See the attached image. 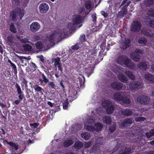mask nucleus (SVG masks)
Segmentation results:
<instances>
[{
    "label": "nucleus",
    "instance_id": "f257e3e1",
    "mask_svg": "<svg viewBox=\"0 0 154 154\" xmlns=\"http://www.w3.org/2000/svg\"><path fill=\"white\" fill-rule=\"evenodd\" d=\"M84 17V16H82L79 14H76L75 15L72 20V23H69L68 24L69 27L72 31H75L77 28L81 27L82 24L80 25L79 26L77 27V25L82 23Z\"/></svg>",
    "mask_w": 154,
    "mask_h": 154
},
{
    "label": "nucleus",
    "instance_id": "f03ea898",
    "mask_svg": "<svg viewBox=\"0 0 154 154\" xmlns=\"http://www.w3.org/2000/svg\"><path fill=\"white\" fill-rule=\"evenodd\" d=\"M24 10L19 8H17L15 10H13L10 12V16L11 17L13 21L16 20L17 18V14L20 17V20L22 19L24 15Z\"/></svg>",
    "mask_w": 154,
    "mask_h": 154
},
{
    "label": "nucleus",
    "instance_id": "7ed1b4c3",
    "mask_svg": "<svg viewBox=\"0 0 154 154\" xmlns=\"http://www.w3.org/2000/svg\"><path fill=\"white\" fill-rule=\"evenodd\" d=\"M144 53L143 50L136 48L134 51L130 54L131 58L134 62H139L141 58V55Z\"/></svg>",
    "mask_w": 154,
    "mask_h": 154
},
{
    "label": "nucleus",
    "instance_id": "20e7f679",
    "mask_svg": "<svg viewBox=\"0 0 154 154\" xmlns=\"http://www.w3.org/2000/svg\"><path fill=\"white\" fill-rule=\"evenodd\" d=\"M15 87L19 95L18 98L19 100H16L14 103L16 105H18L20 101L22 100L24 97V94L23 92L22 91L21 89L18 84L16 83L15 84Z\"/></svg>",
    "mask_w": 154,
    "mask_h": 154
},
{
    "label": "nucleus",
    "instance_id": "39448f33",
    "mask_svg": "<svg viewBox=\"0 0 154 154\" xmlns=\"http://www.w3.org/2000/svg\"><path fill=\"white\" fill-rule=\"evenodd\" d=\"M141 26L140 22L137 20H134L131 25L130 30L133 32H137L140 30Z\"/></svg>",
    "mask_w": 154,
    "mask_h": 154
},
{
    "label": "nucleus",
    "instance_id": "423d86ee",
    "mask_svg": "<svg viewBox=\"0 0 154 154\" xmlns=\"http://www.w3.org/2000/svg\"><path fill=\"white\" fill-rule=\"evenodd\" d=\"M104 107L107 113L108 114L112 113L114 110L115 107L112 102L108 100L104 102Z\"/></svg>",
    "mask_w": 154,
    "mask_h": 154
},
{
    "label": "nucleus",
    "instance_id": "0eeeda50",
    "mask_svg": "<svg viewBox=\"0 0 154 154\" xmlns=\"http://www.w3.org/2000/svg\"><path fill=\"white\" fill-rule=\"evenodd\" d=\"M112 88L116 91L124 90L126 88L125 86L122 83L119 82H114L111 84Z\"/></svg>",
    "mask_w": 154,
    "mask_h": 154
},
{
    "label": "nucleus",
    "instance_id": "6e6552de",
    "mask_svg": "<svg viewBox=\"0 0 154 154\" xmlns=\"http://www.w3.org/2000/svg\"><path fill=\"white\" fill-rule=\"evenodd\" d=\"M137 101L141 104H148L150 102V98L145 95H141L137 97Z\"/></svg>",
    "mask_w": 154,
    "mask_h": 154
},
{
    "label": "nucleus",
    "instance_id": "1a4fd4ad",
    "mask_svg": "<svg viewBox=\"0 0 154 154\" xmlns=\"http://www.w3.org/2000/svg\"><path fill=\"white\" fill-rule=\"evenodd\" d=\"M131 45V41L130 39L127 38L124 39L120 43V48L122 50H125L129 47Z\"/></svg>",
    "mask_w": 154,
    "mask_h": 154
},
{
    "label": "nucleus",
    "instance_id": "9d476101",
    "mask_svg": "<svg viewBox=\"0 0 154 154\" xmlns=\"http://www.w3.org/2000/svg\"><path fill=\"white\" fill-rule=\"evenodd\" d=\"M141 83L139 81H133L130 83L129 87L131 90H138L141 87Z\"/></svg>",
    "mask_w": 154,
    "mask_h": 154
},
{
    "label": "nucleus",
    "instance_id": "9b49d317",
    "mask_svg": "<svg viewBox=\"0 0 154 154\" xmlns=\"http://www.w3.org/2000/svg\"><path fill=\"white\" fill-rule=\"evenodd\" d=\"M146 137L143 134H139L137 140H135V142L138 146H141L144 144L145 142Z\"/></svg>",
    "mask_w": 154,
    "mask_h": 154
},
{
    "label": "nucleus",
    "instance_id": "f8f14e48",
    "mask_svg": "<svg viewBox=\"0 0 154 154\" xmlns=\"http://www.w3.org/2000/svg\"><path fill=\"white\" fill-rule=\"evenodd\" d=\"M132 119L128 118L124 119L121 123V125L122 127L125 128H129L131 125L133 123Z\"/></svg>",
    "mask_w": 154,
    "mask_h": 154
},
{
    "label": "nucleus",
    "instance_id": "ddd939ff",
    "mask_svg": "<svg viewBox=\"0 0 154 154\" xmlns=\"http://www.w3.org/2000/svg\"><path fill=\"white\" fill-rule=\"evenodd\" d=\"M125 94V92H116L114 94L113 97L116 100L121 101L124 95Z\"/></svg>",
    "mask_w": 154,
    "mask_h": 154
},
{
    "label": "nucleus",
    "instance_id": "4468645a",
    "mask_svg": "<svg viewBox=\"0 0 154 154\" xmlns=\"http://www.w3.org/2000/svg\"><path fill=\"white\" fill-rule=\"evenodd\" d=\"M141 32L142 34L149 37L152 38L154 36V33L149 29H143L141 30Z\"/></svg>",
    "mask_w": 154,
    "mask_h": 154
},
{
    "label": "nucleus",
    "instance_id": "2eb2a0df",
    "mask_svg": "<svg viewBox=\"0 0 154 154\" xmlns=\"http://www.w3.org/2000/svg\"><path fill=\"white\" fill-rule=\"evenodd\" d=\"M39 9L41 13H45L48 11L49 6L46 3H42L40 5Z\"/></svg>",
    "mask_w": 154,
    "mask_h": 154
},
{
    "label": "nucleus",
    "instance_id": "dca6fc26",
    "mask_svg": "<svg viewBox=\"0 0 154 154\" xmlns=\"http://www.w3.org/2000/svg\"><path fill=\"white\" fill-rule=\"evenodd\" d=\"M132 150L130 147L124 146L121 147V150L119 151V154H130Z\"/></svg>",
    "mask_w": 154,
    "mask_h": 154
},
{
    "label": "nucleus",
    "instance_id": "f3484780",
    "mask_svg": "<svg viewBox=\"0 0 154 154\" xmlns=\"http://www.w3.org/2000/svg\"><path fill=\"white\" fill-rule=\"evenodd\" d=\"M40 27V25L38 23L34 22L30 25V29L32 32H35L38 31Z\"/></svg>",
    "mask_w": 154,
    "mask_h": 154
},
{
    "label": "nucleus",
    "instance_id": "a211bd4d",
    "mask_svg": "<svg viewBox=\"0 0 154 154\" xmlns=\"http://www.w3.org/2000/svg\"><path fill=\"white\" fill-rule=\"evenodd\" d=\"M121 113L124 116H130L133 114V109H124L121 111Z\"/></svg>",
    "mask_w": 154,
    "mask_h": 154
},
{
    "label": "nucleus",
    "instance_id": "6ab92c4d",
    "mask_svg": "<svg viewBox=\"0 0 154 154\" xmlns=\"http://www.w3.org/2000/svg\"><path fill=\"white\" fill-rule=\"evenodd\" d=\"M123 64L130 69H132L134 68V64L132 62L131 60L128 58L125 59Z\"/></svg>",
    "mask_w": 154,
    "mask_h": 154
},
{
    "label": "nucleus",
    "instance_id": "aec40b11",
    "mask_svg": "<svg viewBox=\"0 0 154 154\" xmlns=\"http://www.w3.org/2000/svg\"><path fill=\"white\" fill-rule=\"evenodd\" d=\"M57 36L58 39H61L64 38L66 36L68 35V32H63L61 30H60L59 32H56Z\"/></svg>",
    "mask_w": 154,
    "mask_h": 154
},
{
    "label": "nucleus",
    "instance_id": "412c9836",
    "mask_svg": "<svg viewBox=\"0 0 154 154\" xmlns=\"http://www.w3.org/2000/svg\"><path fill=\"white\" fill-rule=\"evenodd\" d=\"M137 66L139 69L143 71H146L148 67L147 63L144 61L139 62Z\"/></svg>",
    "mask_w": 154,
    "mask_h": 154
},
{
    "label": "nucleus",
    "instance_id": "4be33fe9",
    "mask_svg": "<svg viewBox=\"0 0 154 154\" xmlns=\"http://www.w3.org/2000/svg\"><path fill=\"white\" fill-rule=\"evenodd\" d=\"M121 101L125 104L127 105L130 104L131 103L130 99L125 94L124 95Z\"/></svg>",
    "mask_w": 154,
    "mask_h": 154
},
{
    "label": "nucleus",
    "instance_id": "5701e85b",
    "mask_svg": "<svg viewBox=\"0 0 154 154\" xmlns=\"http://www.w3.org/2000/svg\"><path fill=\"white\" fill-rule=\"evenodd\" d=\"M144 78L145 79L151 83H154V76L149 73H146L145 74Z\"/></svg>",
    "mask_w": 154,
    "mask_h": 154
},
{
    "label": "nucleus",
    "instance_id": "b1692460",
    "mask_svg": "<svg viewBox=\"0 0 154 154\" xmlns=\"http://www.w3.org/2000/svg\"><path fill=\"white\" fill-rule=\"evenodd\" d=\"M102 120L103 122L107 125H110L112 122V119L109 116H106L103 117Z\"/></svg>",
    "mask_w": 154,
    "mask_h": 154
},
{
    "label": "nucleus",
    "instance_id": "393cba45",
    "mask_svg": "<svg viewBox=\"0 0 154 154\" xmlns=\"http://www.w3.org/2000/svg\"><path fill=\"white\" fill-rule=\"evenodd\" d=\"M8 144L11 146L12 150L13 152L17 150L20 148L19 145L17 143H15L12 142H10L8 143Z\"/></svg>",
    "mask_w": 154,
    "mask_h": 154
},
{
    "label": "nucleus",
    "instance_id": "a878e982",
    "mask_svg": "<svg viewBox=\"0 0 154 154\" xmlns=\"http://www.w3.org/2000/svg\"><path fill=\"white\" fill-rule=\"evenodd\" d=\"M128 9L124 6L122 8L121 10L119 12V15L121 17H124L128 13Z\"/></svg>",
    "mask_w": 154,
    "mask_h": 154
},
{
    "label": "nucleus",
    "instance_id": "bb28decb",
    "mask_svg": "<svg viewBox=\"0 0 154 154\" xmlns=\"http://www.w3.org/2000/svg\"><path fill=\"white\" fill-rule=\"evenodd\" d=\"M33 88L35 91L39 92L40 95H43V92L44 90L43 88L38 85L36 84L33 85Z\"/></svg>",
    "mask_w": 154,
    "mask_h": 154
},
{
    "label": "nucleus",
    "instance_id": "cd10ccee",
    "mask_svg": "<svg viewBox=\"0 0 154 154\" xmlns=\"http://www.w3.org/2000/svg\"><path fill=\"white\" fill-rule=\"evenodd\" d=\"M57 39L56 32H55L50 36L49 40L51 43H54V42L57 40Z\"/></svg>",
    "mask_w": 154,
    "mask_h": 154
},
{
    "label": "nucleus",
    "instance_id": "c85d7f7f",
    "mask_svg": "<svg viewBox=\"0 0 154 154\" xmlns=\"http://www.w3.org/2000/svg\"><path fill=\"white\" fill-rule=\"evenodd\" d=\"M92 5V2L91 1L87 0L86 1L85 4V7L87 9L91 11Z\"/></svg>",
    "mask_w": 154,
    "mask_h": 154
},
{
    "label": "nucleus",
    "instance_id": "c756f323",
    "mask_svg": "<svg viewBox=\"0 0 154 154\" xmlns=\"http://www.w3.org/2000/svg\"><path fill=\"white\" fill-rule=\"evenodd\" d=\"M144 4L146 7L152 6L154 5V0H144Z\"/></svg>",
    "mask_w": 154,
    "mask_h": 154
},
{
    "label": "nucleus",
    "instance_id": "7c9ffc66",
    "mask_svg": "<svg viewBox=\"0 0 154 154\" xmlns=\"http://www.w3.org/2000/svg\"><path fill=\"white\" fill-rule=\"evenodd\" d=\"M83 146L82 142L80 141L76 142L75 143L74 146L75 149H79L82 148Z\"/></svg>",
    "mask_w": 154,
    "mask_h": 154
},
{
    "label": "nucleus",
    "instance_id": "2f4dec72",
    "mask_svg": "<svg viewBox=\"0 0 154 154\" xmlns=\"http://www.w3.org/2000/svg\"><path fill=\"white\" fill-rule=\"evenodd\" d=\"M125 73L127 75L130 79L134 80L135 79V76L132 73V72L131 71H126L125 72Z\"/></svg>",
    "mask_w": 154,
    "mask_h": 154
},
{
    "label": "nucleus",
    "instance_id": "473e14b6",
    "mask_svg": "<svg viewBox=\"0 0 154 154\" xmlns=\"http://www.w3.org/2000/svg\"><path fill=\"white\" fill-rule=\"evenodd\" d=\"M74 143V141L72 140H65L64 143L63 145L65 147H67L71 145Z\"/></svg>",
    "mask_w": 154,
    "mask_h": 154
},
{
    "label": "nucleus",
    "instance_id": "72a5a7b5",
    "mask_svg": "<svg viewBox=\"0 0 154 154\" xmlns=\"http://www.w3.org/2000/svg\"><path fill=\"white\" fill-rule=\"evenodd\" d=\"M125 59L123 56H120L117 58L116 62L118 64H123Z\"/></svg>",
    "mask_w": 154,
    "mask_h": 154
},
{
    "label": "nucleus",
    "instance_id": "f704fd0d",
    "mask_svg": "<svg viewBox=\"0 0 154 154\" xmlns=\"http://www.w3.org/2000/svg\"><path fill=\"white\" fill-rule=\"evenodd\" d=\"M95 126L96 128H94V131L97 132L100 131L103 127V125L100 123H95Z\"/></svg>",
    "mask_w": 154,
    "mask_h": 154
},
{
    "label": "nucleus",
    "instance_id": "c9c22d12",
    "mask_svg": "<svg viewBox=\"0 0 154 154\" xmlns=\"http://www.w3.org/2000/svg\"><path fill=\"white\" fill-rule=\"evenodd\" d=\"M118 78L122 82H126L127 81L126 76L122 73L119 74Z\"/></svg>",
    "mask_w": 154,
    "mask_h": 154
},
{
    "label": "nucleus",
    "instance_id": "e433bc0d",
    "mask_svg": "<svg viewBox=\"0 0 154 154\" xmlns=\"http://www.w3.org/2000/svg\"><path fill=\"white\" fill-rule=\"evenodd\" d=\"M8 62L10 64L11 66L12 67V69L13 70L14 73L15 74H16L17 72V67L16 65L12 63L11 60L9 59L8 60Z\"/></svg>",
    "mask_w": 154,
    "mask_h": 154
},
{
    "label": "nucleus",
    "instance_id": "4c0bfd02",
    "mask_svg": "<svg viewBox=\"0 0 154 154\" xmlns=\"http://www.w3.org/2000/svg\"><path fill=\"white\" fill-rule=\"evenodd\" d=\"M9 30L12 32L16 33L17 32V29L15 27L13 23H11L9 26Z\"/></svg>",
    "mask_w": 154,
    "mask_h": 154
},
{
    "label": "nucleus",
    "instance_id": "58836bf2",
    "mask_svg": "<svg viewBox=\"0 0 154 154\" xmlns=\"http://www.w3.org/2000/svg\"><path fill=\"white\" fill-rule=\"evenodd\" d=\"M36 48L38 49H42L43 47V44L41 42H37L35 43Z\"/></svg>",
    "mask_w": 154,
    "mask_h": 154
},
{
    "label": "nucleus",
    "instance_id": "ea45409f",
    "mask_svg": "<svg viewBox=\"0 0 154 154\" xmlns=\"http://www.w3.org/2000/svg\"><path fill=\"white\" fill-rule=\"evenodd\" d=\"M60 58L58 57H57L55 58H53L52 59V62H54V65L56 66L60 63Z\"/></svg>",
    "mask_w": 154,
    "mask_h": 154
},
{
    "label": "nucleus",
    "instance_id": "a19ab883",
    "mask_svg": "<svg viewBox=\"0 0 154 154\" xmlns=\"http://www.w3.org/2000/svg\"><path fill=\"white\" fill-rule=\"evenodd\" d=\"M81 136L82 138L85 140H88L90 139V135L87 132L82 133L81 134Z\"/></svg>",
    "mask_w": 154,
    "mask_h": 154
},
{
    "label": "nucleus",
    "instance_id": "79ce46f5",
    "mask_svg": "<svg viewBox=\"0 0 154 154\" xmlns=\"http://www.w3.org/2000/svg\"><path fill=\"white\" fill-rule=\"evenodd\" d=\"M138 42L140 44L145 45L147 42V40L145 38L143 37L140 38L138 40Z\"/></svg>",
    "mask_w": 154,
    "mask_h": 154
},
{
    "label": "nucleus",
    "instance_id": "37998d69",
    "mask_svg": "<svg viewBox=\"0 0 154 154\" xmlns=\"http://www.w3.org/2000/svg\"><path fill=\"white\" fill-rule=\"evenodd\" d=\"M23 49L26 51H30L32 50V47L29 44H26L23 46Z\"/></svg>",
    "mask_w": 154,
    "mask_h": 154
},
{
    "label": "nucleus",
    "instance_id": "c03bdc74",
    "mask_svg": "<svg viewBox=\"0 0 154 154\" xmlns=\"http://www.w3.org/2000/svg\"><path fill=\"white\" fill-rule=\"evenodd\" d=\"M42 78L43 79H39V80L40 82H44L45 83H47L48 82L49 80L48 79L46 78L44 74H42Z\"/></svg>",
    "mask_w": 154,
    "mask_h": 154
},
{
    "label": "nucleus",
    "instance_id": "a18cd8bd",
    "mask_svg": "<svg viewBox=\"0 0 154 154\" xmlns=\"http://www.w3.org/2000/svg\"><path fill=\"white\" fill-rule=\"evenodd\" d=\"M20 3V0H12V5L14 7L19 5Z\"/></svg>",
    "mask_w": 154,
    "mask_h": 154
},
{
    "label": "nucleus",
    "instance_id": "49530a36",
    "mask_svg": "<svg viewBox=\"0 0 154 154\" xmlns=\"http://www.w3.org/2000/svg\"><path fill=\"white\" fill-rule=\"evenodd\" d=\"M69 103L68 102V100L66 99L63 103V108L64 109H66L68 107V104Z\"/></svg>",
    "mask_w": 154,
    "mask_h": 154
},
{
    "label": "nucleus",
    "instance_id": "de8ad7c7",
    "mask_svg": "<svg viewBox=\"0 0 154 154\" xmlns=\"http://www.w3.org/2000/svg\"><path fill=\"white\" fill-rule=\"evenodd\" d=\"M146 119V118L144 117H137L135 118V120L137 122H143Z\"/></svg>",
    "mask_w": 154,
    "mask_h": 154
},
{
    "label": "nucleus",
    "instance_id": "09e8293b",
    "mask_svg": "<svg viewBox=\"0 0 154 154\" xmlns=\"http://www.w3.org/2000/svg\"><path fill=\"white\" fill-rule=\"evenodd\" d=\"M82 13H83L82 15L85 14V16L87 14L86 13V12L85 11V9L84 8H80L79 11V14H82Z\"/></svg>",
    "mask_w": 154,
    "mask_h": 154
},
{
    "label": "nucleus",
    "instance_id": "8fccbe9b",
    "mask_svg": "<svg viewBox=\"0 0 154 154\" xmlns=\"http://www.w3.org/2000/svg\"><path fill=\"white\" fill-rule=\"evenodd\" d=\"M63 73V71L61 70H58V71H57L56 70V72L55 74V75L56 78H58L60 76L62 75Z\"/></svg>",
    "mask_w": 154,
    "mask_h": 154
},
{
    "label": "nucleus",
    "instance_id": "3c124183",
    "mask_svg": "<svg viewBox=\"0 0 154 154\" xmlns=\"http://www.w3.org/2000/svg\"><path fill=\"white\" fill-rule=\"evenodd\" d=\"M116 125H113L109 127V131L111 133H113L116 130Z\"/></svg>",
    "mask_w": 154,
    "mask_h": 154
},
{
    "label": "nucleus",
    "instance_id": "603ef678",
    "mask_svg": "<svg viewBox=\"0 0 154 154\" xmlns=\"http://www.w3.org/2000/svg\"><path fill=\"white\" fill-rule=\"evenodd\" d=\"M7 40L8 43H9L11 44L13 43V37L11 36H8L7 37Z\"/></svg>",
    "mask_w": 154,
    "mask_h": 154
},
{
    "label": "nucleus",
    "instance_id": "864d4df0",
    "mask_svg": "<svg viewBox=\"0 0 154 154\" xmlns=\"http://www.w3.org/2000/svg\"><path fill=\"white\" fill-rule=\"evenodd\" d=\"M86 129L89 131H94V128L91 125H88L86 126Z\"/></svg>",
    "mask_w": 154,
    "mask_h": 154
},
{
    "label": "nucleus",
    "instance_id": "5fc2aeb1",
    "mask_svg": "<svg viewBox=\"0 0 154 154\" xmlns=\"http://www.w3.org/2000/svg\"><path fill=\"white\" fill-rule=\"evenodd\" d=\"M97 51H96L95 50H91L90 51H89V53L87 52V53H88V54H91L92 55H93V56L96 55L97 56Z\"/></svg>",
    "mask_w": 154,
    "mask_h": 154
},
{
    "label": "nucleus",
    "instance_id": "6e6d98bb",
    "mask_svg": "<svg viewBox=\"0 0 154 154\" xmlns=\"http://www.w3.org/2000/svg\"><path fill=\"white\" fill-rule=\"evenodd\" d=\"M91 17L92 18V21L94 23H95L97 21V17L96 14L95 13H93L92 14Z\"/></svg>",
    "mask_w": 154,
    "mask_h": 154
},
{
    "label": "nucleus",
    "instance_id": "4d7b16f0",
    "mask_svg": "<svg viewBox=\"0 0 154 154\" xmlns=\"http://www.w3.org/2000/svg\"><path fill=\"white\" fill-rule=\"evenodd\" d=\"M79 46L77 44H76V45L71 46V49L74 51H76L78 50L79 48Z\"/></svg>",
    "mask_w": 154,
    "mask_h": 154
},
{
    "label": "nucleus",
    "instance_id": "13d9d810",
    "mask_svg": "<svg viewBox=\"0 0 154 154\" xmlns=\"http://www.w3.org/2000/svg\"><path fill=\"white\" fill-rule=\"evenodd\" d=\"M80 41L82 43L84 42L85 40V36L84 34L82 35L79 38Z\"/></svg>",
    "mask_w": 154,
    "mask_h": 154
},
{
    "label": "nucleus",
    "instance_id": "bf43d9fd",
    "mask_svg": "<svg viewBox=\"0 0 154 154\" xmlns=\"http://www.w3.org/2000/svg\"><path fill=\"white\" fill-rule=\"evenodd\" d=\"M63 32H68V34H69L70 33L69 31L70 30L71 31H72L71 29L68 26V27H66V28H64L63 30H62ZM73 32L74 31H73Z\"/></svg>",
    "mask_w": 154,
    "mask_h": 154
},
{
    "label": "nucleus",
    "instance_id": "052dcab7",
    "mask_svg": "<svg viewBox=\"0 0 154 154\" xmlns=\"http://www.w3.org/2000/svg\"><path fill=\"white\" fill-rule=\"evenodd\" d=\"M149 12L150 13V15L151 16H154V8H150L149 10Z\"/></svg>",
    "mask_w": 154,
    "mask_h": 154
},
{
    "label": "nucleus",
    "instance_id": "680f3d73",
    "mask_svg": "<svg viewBox=\"0 0 154 154\" xmlns=\"http://www.w3.org/2000/svg\"><path fill=\"white\" fill-rule=\"evenodd\" d=\"M30 66L32 68V70L33 71L35 70V68L36 67V65L33 62H31L30 64Z\"/></svg>",
    "mask_w": 154,
    "mask_h": 154
},
{
    "label": "nucleus",
    "instance_id": "e2e57ef3",
    "mask_svg": "<svg viewBox=\"0 0 154 154\" xmlns=\"http://www.w3.org/2000/svg\"><path fill=\"white\" fill-rule=\"evenodd\" d=\"M0 136L1 137H3V134L5 135L6 134L4 130V129L2 128H0Z\"/></svg>",
    "mask_w": 154,
    "mask_h": 154
},
{
    "label": "nucleus",
    "instance_id": "0e129e2a",
    "mask_svg": "<svg viewBox=\"0 0 154 154\" xmlns=\"http://www.w3.org/2000/svg\"><path fill=\"white\" fill-rule=\"evenodd\" d=\"M100 13L105 18H106L108 16V14L104 11H100Z\"/></svg>",
    "mask_w": 154,
    "mask_h": 154
},
{
    "label": "nucleus",
    "instance_id": "69168bd1",
    "mask_svg": "<svg viewBox=\"0 0 154 154\" xmlns=\"http://www.w3.org/2000/svg\"><path fill=\"white\" fill-rule=\"evenodd\" d=\"M83 80L84 81H83V80L82 79H79V83H80V87H81L83 85H84L85 81V78L84 76H83Z\"/></svg>",
    "mask_w": 154,
    "mask_h": 154
},
{
    "label": "nucleus",
    "instance_id": "338daca9",
    "mask_svg": "<svg viewBox=\"0 0 154 154\" xmlns=\"http://www.w3.org/2000/svg\"><path fill=\"white\" fill-rule=\"evenodd\" d=\"M87 56L88 57V58L89 59L91 60H94L96 57H96L97 56L92 55L91 54H87Z\"/></svg>",
    "mask_w": 154,
    "mask_h": 154
},
{
    "label": "nucleus",
    "instance_id": "774afa93",
    "mask_svg": "<svg viewBox=\"0 0 154 154\" xmlns=\"http://www.w3.org/2000/svg\"><path fill=\"white\" fill-rule=\"evenodd\" d=\"M149 24L150 27L154 28V20H151Z\"/></svg>",
    "mask_w": 154,
    "mask_h": 154
}]
</instances>
